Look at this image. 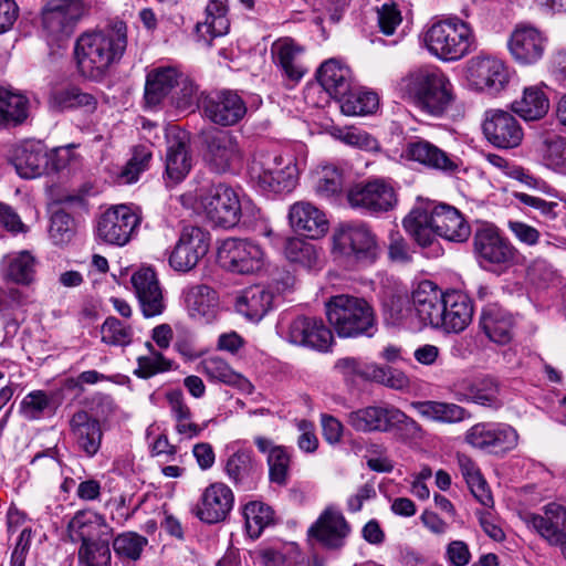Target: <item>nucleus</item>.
Here are the masks:
<instances>
[{
	"instance_id": "f257e3e1",
	"label": "nucleus",
	"mask_w": 566,
	"mask_h": 566,
	"mask_svg": "<svg viewBox=\"0 0 566 566\" xmlns=\"http://www.w3.org/2000/svg\"><path fill=\"white\" fill-rule=\"evenodd\" d=\"M127 49V25L116 21L104 29L81 34L74 46L80 74L91 81H102L120 62Z\"/></svg>"
},
{
	"instance_id": "f03ea898",
	"label": "nucleus",
	"mask_w": 566,
	"mask_h": 566,
	"mask_svg": "<svg viewBox=\"0 0 566 566\" xmlns=\"http://www.w3.org/2000/svg\"><path fill=\"white\" fill-rule=\"evenodd\" d=\"M66 532L72 543H80L78 566H112L113 527L103 514L78 510L67 522Z\"/></svg>"
},
{
	"instance_id": "7ed1b4c3",
	"label": "nucleus",
	"mask_w": 566,
	"mask_h": 566,
	"mask_svg": "<svg viewBox=\"0 0 566 566\" xmlns=\"http://www.w3.org/2000/svg\"><path fill=\"white\" fill-rule=\"evenodd\" d=\"M397 91L402 98L434 117L444 115L455 99L449 77L432 66L409 71L397 82Z\"/></svg>"
},
{
	"instance_id": "20e7f679",
	"label": "nucleus",
	"mask_w": 566,
	"mask_h": 566,
	"mask_svg": "<svg viewBox=\"0 0 566 566\" xmlns=\"http://www.w3.org/2000/svg\"><path fill=\"white\" fill-rule=\"evenodd\" d=\"M326 317L342 338L373 337L377 317L373 305L363 297L339 294L325 303Z\"/></svg>"
},
{
	"instance_id": "39448f33",
	"label": "nucleus",
	"mask_w": 566,
	"mask_h": 566,
	"mask_svg": "<svg viewBox=\"0 0 566 566\" xmlns=\"http://www.w3.org/2000/svg\"><path fill=\"white\" fill-rule=\"evenodd\" d=\"M249 175L260 191L283 193L295 188L298 171L293 157L258 150L250 163Z\"/></svg>"
},
{
	"instance_id": "423d86ee",
	"label": "nucleus",
	"mask_w": 566,
	"mask_h": 566,
	"mask_svg": "<svg viewBox=\"0 0 566 566\" xmlns=\"http://www.w3.org/2000/svg\"><path fill=\"white\" fill-rule=\"evenodd\" d=\"M428 51L442 61H458L475 49L471 27L459 18H449L430 25L424 34Z\"/></svg>"
},
{
	"instance_id": "0eeeda50",
	"label": "nucleus",
	"mask_w": 566,
	"mask_h": 566,
	"mask_svg": "<svg viewBox=\"0 0 566 566\" xmlns=\"http://www.w3.org/2000/svg\"><path fill=\"white\" fill-rule=\"evenodd\" d=\"M347 423L357 432H391L403 430L416 437L422 431L421 426L399 408L384 403L353 410L346 415Z\"/></svg>"
},
{
	"instance_id": "6e6552de",
	"label": "nucleus",
	"mask_w": 566,
	"mask_h": 566,
	"mask_svg": "<svg viewBox=\"0 0 566 566\" xmlns=\"http://www.w3.org/2000/svg\"><path fill=\"white\" fill-rule=\"evenodd\" d=\"M333 251L357 263L371 264L380 252L376 234L364 222L342 223L333 234Z\"/></svg>"
},
{
	"instance_id": "1a4fd4ad",
	"label": "nucleus",
	"mask_w": 566,
	"mask_h": 566,
	"mask_svg": "<svg viewBox=\"0 0 566 566\" xmlns=\"http://www.w3.org/2000/svg\"><path fill=\"white\" fill-rule=\"evenodd\" d=\"M206 217L218 227L233 228L241 220V199L227 184H213L199 196Z\"/></svg>"
},
{
	"instance_id": "9d476101",
	"label": "nucleus",
	"mask_w": 566,
	"mask_h": 566,
	"mask_svg": "<svg viewBox=\"0 0 566 566\" xmlns=\"http://www.w3.org/2000/svg\"><path fill=\"white\" fill-rule=\"evenodd\" d=\"M217 261L228 272L251 275L264 268L265 256L262 248L253 241L228 238L218 248Z\"/></svg>"
},
{
	"instance_id": "9b49d317",
	"label": "nucleus",
	"mask_w": 566,
	"mask_h": 566,
	"mask_svg": "<svg viewBox=\"0 0 566 566\" xmlns=\"http://www.w3.org/2000/svg\"><path fill=\"white\" fill-rule=\"evenodd\" d=\"M349 207L364 214L387 212L397 203L392 185L385 179H370L349 187L346 192Z\"/></svg>"
},
{
	"instance_id": "f8f14e48",
	"label": "nucleus",
	"mask_w": 566,
	"mask_h": 566,
	"mask_svg": "<svg viewBox=\"0 0 566 566\" xmlns=\"http://www.w3.org/2000/svg\"><path fill=\"white\" fill-rule=\"evenodd\" d=\"M515 428L504 422H478L464 433V441L471 448L495 455H504L518 444Z\"/></svg>"
},
{
	"instance_id": "ddd939ff",
	"label": "nucleus",
	"mask_w": 566,
	"mask_h": 566,
	"mask_svg": "<svg viewBox=\"0 0 566 566\" xmlns=\"http://www.w3.org/2000/svg\"><path fill=\"white\" fill-rule=\"evenodd\" d=\"M210 233L200 227H184L177 242L168 253L169 266L179 273L197 268L210 248Z\"/></svg>"
},
{
	"instance_id": "4468645a",
	"label": "nucleus",
	"mask_w": 566,
	"mask_h": 566,
	"mask_svg": "<svg viewBox=\"0 0 566 566\" xmlns=\"http://www.w3.org/2000/svg\"><path fill=\"white\" fill-rule=\"evenodd\" d=\"M200 108L211 123L228 127L238 124L247 114L244 99L233 90H219L203 94Z\"/></svg>"
},
{
	"instance_id": "2eb2a0df",
	"label": "nucleus",
	"mask_w": 566,
	"mask_h": 566,
	"mask_svg": "<svg viewBox=\"0 0 566 566\" xmlns=\"http://www.w3.org/2000/svg\"><path fill=\"white\" fill-rule=\"evenodd\" d=\"M350 532L352 527L342 511L335 505H328L307 528L306 535L308 541H315L327 551H340Z\"/></svg>"
},
{
	"instance_id": "dca6fc26",
	"label": "nucleus",
	"mask_w": 566,
	"mask_h": 566,
	"mask_svg": "<svg viewBox=\"0 0 566 566\" xmlns=\"http://www.w3.org/2000/svg\"><path fill=\"white\" fill-rule=\"evenodd\" d=\"M84 13L82 0H49L42 9V27L53 40L69 38Z\"/></svg>"
},
{
	"instance_id": "f3484780",
	"label": "nucleus",
	"mask_w": 566,
	"mask_h": 566,
	"mask_svg": "<svg viewBox=\"0 0 566 566\" xmlns=\"http://www.w3.org/2000/svg\"><path fill=\"white\" fill-rule=\"evenodd\" d=\"M520 518L549 545L566 544V507L563 505L548 503L543 507V514L524 511L520 513Z\"/></svg>"
},
{
	"instance_id": "a211bd4d",
	"label": "nucleus",
	"mask_w": 566,
	"mask_h": 566,
	"mask_svg": "<svg viewBox=\"0 0 566 566\" xmlns=\"http://www.w3.org/2000/svg\"><path fill=\"white\" fill-rule=\"evenodd\" d=\"M285 338L291 344L326 353L334 343V336L321 318L300 315L286 327Z\"/></svg>"
},
{
	"instance_id": "6ab92c4d",
	"label": "nucleus",
	"mask_w": 566,
	"mask_h": 566,
	"mask_svg": "<svg viewBox=\"0 0 566 566\" xmlns=\"http://www.w3.org/2000/svg\"><path fill=\"white\" fill-rule=\"evenodd\" d=\"M140 223L139 216L127 206H117L105 211L98 219L96 235L114 245H125Z\"/></svg>"
},
{
	"instance_id": "aec40b11",
	"label": "nucleus",
	"mask_w": 566,
	"mask_h": 566,
	"mask_svg": "<svg viewBox=\"0 0 566 566\" xmlns=\"http://www.w3.org/2000/svg\"><path fill=\"white\" fill-rule=\"evenodd\" d=\"M305 49L291 38H280L271 45V59L286 87H293L307 73Z\"/></svg>"
},
{
	"instance_id": "412c9836",
	"label": "nucleus",
	"mask_w": 566,
	"mask_h": 566,
	"mask_svg": "<svg viewBox=\"0 0 566 566\" xmlns=\"http://www.w3.org/2000/svg\"><path fill=\"white\" fill-rule=\"evenodd\" d=\"M467 78L476 90L495 94L507 85L510 73L501 60L478 55L468 61Z\"/></svg>"
},
{
	"instance_id": "4be33fe9",
	"label": "nucleus",
	"mask_w": 566,
	"mask_h": 566,
	"mask_svg": "<svg viewBox=\"0 0 566 566\" xmlns=\"http://www.w3.org/2000/svg\"><path fill=\"white\" fill-rule=\"evenodd\" d=\"M474 252L481 265H509L515 258V249L492 226L479 228L473 237Z\"/></svg>"
},
{
	"instance_id": "5701e85b",
	"label": "nucleus",
	"mask_w": 566,
	"mask_h": 566,
	"mask_svg": "<svg viewBox=\"0 0 566 566\" xmlns=\"http://www.w3.org/2000/svg\"><path fill=\"white\" fill-rule=\"evenodd\" d=\"M546 44V36L538 29L526 24H517L507 40L512 59L523 66L534 65L541 61Z\"/></svg>"
},
{
	"instance_id": "b1692460",
	"label": "nucleus",
	"mask_w": 566,
	"mask_h": 566,
	"mask_svg": "<svg viewBox=\"0 0 566 566\" xmlns=\"http://www.w3.org/2000/svg\"><path fill=\"white\" fill-rule=\"evenodd\" d=\"M482 128L486 139L497 148L517 147L523 139V129L518 120L507 111H486Z\"/></svg>"
},
{
	"instance_id": "393cba45",
	"label": "nucleus",
	"mask_w": 566,
	"mask_h": 566,
	"mask_svg": "<svg viewBox=\"0 0 566 566\" xmlns=\"http://www.w3.org/2000/svg\"><path fill=\"white\" fill-rule=\"evenodd\" d=\"M234 504L232 490L222 482L208 485L201 494L195 514L203 523L216 524L223 522Z\"/></svg>"
},
{
	"instance_id": "a878e982",
	"label": "nucleus",
	"mask_w": 566,
	"mask_h": 566,
	"mask_svg": "<svg viewBox=\"0 0 566 566\" xmlns=\"http://www.w3.org/2000/svg\"><path fill=\"white\" fill-rule=\"evenodd\" d=\"M444 292L429 280L421 281L412 291V308L420 324L438 329L444 303Z\"/></svg>"
},
{
	"instance_id": "bb28decb",
	"label": "nucleus",
	"mask_w": 566,
	"mask_h": 566,
	"mask_svg": "<svg viewBox=\"0 0 566 566\" xmlns=\"http://www.w3.org/2000/svg\"><path fill=\"white\" fill-rule=\"evenodd\" d=\"M205 160L208 167L217 172L224 174L242 160V151L237 138L229 132H218L207 138Z\"/></svg>"
},
{
	"instance_id": "cd10ccee",
	"label": "nucleus",
	"mask_w": 566,
	"mask_h": 566,
	"mask_svg": "<svg viewBox=\"0 0 566 566\" xmlns=\"http://www.w3.org/2000/svg\"><path fill=\"white\" fill-rule=\"evenodd\" d=\"M143 315L159 316L166 308L165 298L156 272L151 268L136 271L130 279Z\"/></svg>"
},
{
	"instance_id": "c85d7f7f",
	"label": "nucleus",
	"mask_w": 566,
	"mask_h": 566,
	"mask_svg": "<svg viewBox=\"0 0 566 566\" xmlns=\"http://www.w3.org/2000/svg\"><path fill=\"white\" fill-rule=\"evenodd\" d=\"M473 303L465 293L459 290L444 292V303L438 329L446 333H461L471 323Z\"/></svg>"
},
{
	"instance_id": "c756f323",
	"label": "nucleus",
	"mask_w": 566,
	"mask_h": 566,
	"mask_svg": "<svg viewBox=\"0 0 566 566\" xmlns=\"http://www.w3.org/2000/svg\"><path fill=\"white\" fill-rule=\"evenodd\" d=\"M69 423L77 450L87 458H94L101 450L104 437L101 421L87 411L78 410Z\"/></svg>"
},
{
	"instance_id": "7c9ffc66",
	"label": "nucleus",
	"mask_w": 566,
	"mask_h": 566,
	"mask_svg": "<svg viewBox=\"0 0 566 566\" xmlns=\"http://www.w3.org/2000/svg\"><path fill=\"white\" fill-rule=\"evenodd\" d=\"M185 304L189 316L200 324H211L220 313L218 292L209 285L197 284L184 291Z\"/></svg>"
},
{
	"instance_id": "2f4dec72",
	"label": "nucleus",
	"mask_w": 566,
	"mask_h": 566,
	"mask_svg": "<svg viewBox=\"0 0 566 566\" xmlns=\"http://www.w3.org/2000/svg\"><path fill=\"white\" fill-rule=\"evenodd\" d=\"M180 80L181 71L177 66H156L148 71L144 90L146 107L155 108L167 97H171Z\"/></svg>"
},
{
	"instance_id": "473e14b6",
	"label": "nucleus",
	"mask_w": 566,
	"mask_h": 566,
	"mask_svg": "<svg viewBox=\"0 0 566 566\" xmlns=\"http://www.w3.org/2000/svg\"><path fill=\"white\" fill-rule=\"evenodd\" d=\"M406 157L410 160L446 174H452L459 169L457 157L449 155L429 140L418 138L407 144Z\"/></svg>"
},
{
	"instance_id": "72a5a7b5",
	"label": "nucleus",
	"mask_w": 566,
	"mask_h": 566,
	"mask_svg": "<svg viewBox=\"0 0 566 566\" xmlns=\"http://www.w3.org/2000/svg\"><path fill=\"white\" fill-rule=\"evenodd\" d=\"M335 369L345 377H361L373 379L392 388H401L408 384L402 374L391 375V370L385 366L367 364L359 358L343 357L335 363Z\"/></svg>"
},
{
	"instance_id": "f704fd0d",
	"label": "nucleus",
	"mask_w": 566,
	"mask_h": 566,
	"mask_svg": "<svg viewBox=\"0 0 566 566\" xmlns=\"http://www.w3.org/2000/svg\"><path fill=\"white\" fill-rule=\"evenodd\" d=\"M479 325L485 336L497 345H506L513 339L514 317L496 303L488 304L482 308Z\"/></svg>"
},
{
	"instance_id": "c9c22d12",
	"label": "nucleus",
	"mask_w": 566,
	"mask_h": 566,
	"mask_svg": "<svg viewBox=\"0 0 566 566\" xmlns=\"http://www.w3.org/2000/svg\"><path fill=\"white\" fill-rule=\"evenodd\" d=\"M289 220L296 232L310 239H319L328 231L326 214L311 202L298 201L292 205Z\"/></svg>"
},
{
	"instance_id": "e433bc0d",
	"label": "nucleus",
	"mask_w": 566,
	"mask_h": 566,
	"mask_svg": "<svg viewBox=\"0 0 566 566\" xmlns=\"http://www.w3.org/2000/svg\"><path fill=\"white\" fill-rule=\"evenodd\" d=\"M432 214L434 238L441 237L453 242H464L470 237V226L453 206L432 205Z\"/></svg>"
},
{
	"instance_id": "4c0bfd02",
	"label": "nucleus",
	"mask_w": 566,
	"mask_h": 566,
	"mask_svg": "<svg viewBox=\"0 0 566 566\" xmlns=\"http://www.w3.org/2000/svg\"><path fill=\"white\" fill-rule=\"evenodd\" d=\"M11 163L20 177L36 178L48 168L46 147L41 142H25L14 148Z\"/></svg>"
},
{
	"instance_id": "58836bf2",
	"label": "nucleus",
	"mask_w": 566,
	"mask_h": 566,
	"mask_svg": "<svg viewBox=\"0 0 566 566\" xmlns=\"http://www.w3.org/2000/svg\"><path fill=\"white\" fill-rule=\"evenodd\" d=\"M188 136L185 132L168 135L166 151V176L172 184L186 178L192 167Z\"/></svg>"
},
{
	"instance_id": "ea45409f",
	"label": "nucleus",
	"mask_w": 566,
	"mask_h": 566,
	"mask_svg": "<svg viewBox=\"0 0 566 566\" xmlns=\"http://www.w3.org/2000/svg\"><path fill=\"white\" fill-rule=\"evenodd\" d=\"M224 469L229 480L242 491L255 490L262 476V468L249 451H238L231 454Z\"/></svg>"
},
{
	"instance_id": "a19ab883",
	"label": "nucleus",
	"mask_w": 566,
	"mask_h": 566,
	"mask_svg": "<svg viewBox=\"0 0 566 566\" xmlns=\"http://www.w3.org/2000/svg\"><path fill=\"white\" fill-rule=\"evenodd\" d=\"M48 104L50 109L59 113L67 111L94 113L98 101L95 95L83 91L76 85H66L52 90Z\"/></svg>"
},
{
	"instance_id": "79ce46f5",
	"label": "nucleus",
	"mask_w": 566,
	"mask_h": 566,
	"mask_svg": "<svg viewBox=\"0 0 566 566\" xmlns=\"http://www.w3.org/2000/svg\"><path fill=\"white\" fill-rule=\"evenodd\" d=\"M432 217V203L420 202L402 220L403 229L420 247H429L436 239Z\"/></svg>"
},
{
	"instance_id": "37998d69",
	"label": "nucleus",
	"mask_w": 566,
	"mask_h": 566,
	"mask_svg": "<svg viewBox=\"0 0 566 566\" xmlns=\"http://www.w3.org/2000/svg\"><path fill=\"white\" fill-rule=\"evenodd\" d=\"M229 27L227 0H210L206 7V19L196 24V32L199 40L210 45L214 38L227 34Z\"/></svg>"
},
{
	"instance_id": "c03bdc74",
	"label": "nucleus",
	"mask_w": 566,
	"mask_h": 566,
	"mask_svg": "<svg viewBox=\"0 0 566 566\" xmlns=\"http://www.w3.org/2000/svg\"><path fill=\"white\" fill-rule=\"evenodd\" d=\"M411 407L424 419L439 423L454 424L471 418L465 408L446 401H412Z\"/></svg>"
},
{
	"instance_id": "a18cd8bd",
	"label": "nucleus",
	"mask_w": 566,
	"mask_h": 566,
	"mask_svg": "<svg viewBox=\"0 0 566 566\" xmlns=\"http://www.w3.org/2000/svg\"><path fill=\"white\" fill-rule=\"evenodd\" d=\"M273 293L261 285L249 286L237 297L238 313L251 321H260L272 308Z\"/></svg>"
},
{
	"instance_id": "49530a36",
	"label": "nucleus",
	"mask_w": 566,
	"mask_h": 566,
	"mask_svg": "<svg viewBox=\"0 0 566 566\" xmlns=\"http://www.w3.org/2000/svg\"><path fill=\"white\" fill-rule=\"evenodd\" d=\"M316 78L334 98H339L350 88V70L336 59L325 61L317 70Z\"/></svg>"
},
{
	"instance_id": "de8ad7c7",
	"label": "nucleus",
	"mask_w": 566,
	"mask_h": 566,
	"mask_svg": "<svg viewBox=\"0 0 566 566\" xmlns=\"http://www.w3.org/2000/svg\"><path fill=\"white\" fill-rule=\"evenodd\" d=\"M545 85H532L523 90L520 99L512 103V111L524 120H539L549 109V99Z\"/></svg>"
},
{
	"instance_id": "09e8293b",
	"label": "nucleus",
	"mask_w": 566,
	"mask_h": 566,
	"mask_svg": "<svg viewBox=\"0 0 566 566\" xmlns=\"http://www.w3.org/2000/svg\"><path fill=\"white\" fill-rule=\"evenodd\" d=\"M254 443L260 452L268 454L270 481L279 485L287 483L290 469V454L282 446H276L271 439L256 437Z\"/></svg>"
},
{
	"instance_id": "8fccbe9b",
	"label": "nucleus",
	"mask_w": 566,
	"mask_h": 566,
	"mask_svg": "<svg viewBox=\"0 0 566 566\" xmlns=\"http://www.w3.org/2000/svg\"><path fill=\"white\" fill-rule=\"evenodd\" d=\"M201 373L212 382H222L250 391L251 382L241 374L234 371L230 365L219 356H209L200 363Z\"/></svg>"
},
{
	"instance_id": "3c124183",
	"label": "nucleus",
	"mask_w": 566,
	"mask_h": 566,
	"mask_svg": "<svg viewBox=\"0 0 566 566\" xmlns=\"http://www.w3.org/2000/svg\"><path fill=\"white\" fill-rule=\"evenodd\" d=\"M28 106L27 97L0 87V127L23 123L28 117Z\"/></svg>"
},
{
	"instance_id": "603ef678",
	"label": "nucleus",
	"mask_w": 566,
	"mask_h": 566,
	"mask_svg": "<svg viewBox=\"0 0 566 566\" xmlns=\"http://www.w3.org/2000/svg\"><path fill=\"white\" fill-rule=\"evenodd\" d=\"M36 261L28 251L9 255L3 262V276L19 284H30L35 276Z\"/></svg>"
},
{
	"instance_id": "864d4df0",
	"label": "nucleus",
	"mask_w": 566,
	"mask_h": 566,
	"mask_svg": "<svg viewBox=\"0 0 566 566\" xmlns=\"http://www.w3.org/2000/svg\"><path fill=\"white\" fill-rule=\"evenodd\" d=\"M465 390L467 391L459 400L474 402L494 409L502 405L499 399V386L493 378L486 377L475 380L471 382Z\"/></svg>"
},
{
	"instance_id": "5fc2aeb1",
	"label": "nucleus",
	"mask_w": 566,
	"mask_h": 566,
	"mask_svg": "<svg viewBox=\"0 0 566 566\" xmlns=\"http://www.w3.org/2000/svg\"><path fill=\"white\" fill-rule=\"evenodd\" d=\"M111 545L118 558L137 562L148 545V538L137 532L126 531L113 535Z\"/></svg>"
},
{
	"instance_id": "6e6d98bb",
	"label": "nucleus",
	"mask_w": 566,
	"mask_h": 566,
	"mask_svg": "<svg viewBox=\"0 0 566 566\" xmlns=\"http://www.w3.org/2000/svg\"><path fill=\"white\" fill-rule=\"evenodd\" d=\"M342 113L347 116H364L373 114L379 105L376 93L368 91H348L339 97Z\"/></svg>"
},
{
	"instance_id": "4d7b16f0",
	"label": "nucleus",
	"mask_w": 566,
	"mask_h": 566,
	"mask_svg": "<svg viewBox=\"0 0 566 566\" xmlns=\"http://www.w3.org/2000/svg\"><path fill=\"white\" fill-rule=\"evenodd\" d=\"M243 515L247 533L253 539L259 538L264 528L273 524L274 521L273 510L269 505L258 501L245 504Z\"/></svg>"
},
{
	"instance_id": "13d9d810",
	"label": "nucleus",
	"mask_w": 566,
	"mask_h": 566,
	"mask_svg": "<svg viewBox=\"0 0 566 566\" xmlns=\"http://www.w3.org/2000/svg\"><path fill=\"white\" fill-rule=\"evenodd\" d=\"M153 153L147 145H137L133 148V154L118 175L120 182L129 185L138 180L140 174L149 168Z\"/></svg>"
},
{
	"instance_id": "bf43d9fd",
	"label": "nucleus",
	"mask_w": 566,
	"mask_h": 566,
	"mask_svg": "<svg viewBox=\"0 0 566 566\" xmlns=\"http://www.w3.org/2000/svg\"><path fill=\"white\" fill-rule=\"evenodd\" d=\"M542 158L547 167L566 171V138L562 136L545 137L541 146Z\"/></svg>"
},
{
	"instance_id": "052dcab7",
	"label": "nucleus",
	"mask_w": 566,
	"mask_h": 566,
	"mask_svg": "<svg viewBox=\"0 0 566 566\" xmlns=\"http://www.w3.org/2000/svg\"><path fill=\"white\" fill-rule=\"evenodd\" d=\"M146 346L150 354L137 358V368L134 374L138 378L148 379L156 374L168 371L171 368V361L161 353L156 352L151 343H146Z\"/></svg>"
},
{
	"instance_id": "680f3d73",
	"label": "nucleus",
	"mask_w": 566,
	"mask_h": 566,
	"mask_svg": "<svg viewBox=\"0 0 566 566\" xmlns=\"http://www.w3.org/2000/svg\"><path fill=\"white\" fill-rule=\"evenodd\" d=\"M284 254L289 261L307 268L312 266L317 260L314 245L298 238L286 239Z\"/></svg>"
},
{
	"instance_id": "e2e57ef3",
	"label": "nucleus",
	"mask_w": 566,
	"mask_h": 566,
	"mask_svg": "<svg viewBox=\"0 0 566 566\" xmlns=\"http://www.w3.org/2000/svg\"><path fill=\"white\" fill-rule=\"evenodd\" d=\"M102 340L109 345L126 346L130 344L133 331L116 317H107L101 328Z\"/></svg>"
},
{
	"instance_id": "0e129e2a",
	"label": "nucleus",
	"mask_w": 566,
	"mask_h": 566,
	"mask_svg": "<svg viewBox=\"0 0 566 566\" xmlns=\"http://www.w3.org/2000/svg\"><path fill=\"white\" fill-rule=\"evenodd\" d=\"M382 308L392 324H401L415 315L411 297L407 295H390L384 301Z\"/></svg>"
},
{
	"instance_id": "69168bd1",
	"label": "nucleus",
	"mask_w": 566,
	"mask_h": 566,
	"mask_svg": "<svg viewBox=\"0 0 566 566\" xmlns=\"http://www.w3.org/2000/svg\"><path fill=\"white\" fill-rule=\"evenodd\" d=\"M74 232V219L66 211L59 209L50 220L49 233L55 244L69 242Z\"/></svg>"
},
{
	"instance_id": "338daca9",
	"label": "nucleus",
	"mask_w": 566,
	"mask_h": 566,
	"mask_svg": "<svg viewBox=\"0 0 566 566\" xmlns=\"http://www.w3.org/2000/svg\"><path fill=\"white\" fill-rule=\"evenodd\" d=\"M337 137L344 144L357 147L361 150L371 153L380 150V145L374 136L356 127L338 130Z\"/></svg>"
},
{
	"instance_id": "774afa93",
	"label": "nucleus",
	"mask_w": 566,
	"mask_h": 566,
	"mask_svg": "<svg viewBox=\"0 0 566 566\" xmlns=\"http://www.w3.org/2000/svg\"><path fill=\"white\" fill-rule=\"evenodd\" d=\"M343 184L344 178L342 171L333 165H327L322 168L316 191L323 197L331 198L340 193Z\"/></svg>"
}]
</instances>
